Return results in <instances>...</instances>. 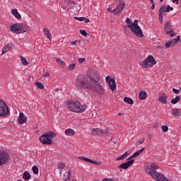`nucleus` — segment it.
<instances>
[{"mask_svg":"<svg viewBox=\"0 0 181 181\" xmlns=\"http://www.w3.org/2000/svg\"><path fill=\"white\" fill-rule=\"evenodd\" d=\"M66 107L72 112H76L77 114L84 112V111L87 110V105L81 104V103L78 101L69 100L66 103Z\"/></svg>","mask_w":181,"mask_h":181,"instance_id":"f257e3e1","label":"nucleus"},{"mask_svg":"<svg viewBox=\"0 0 181 181\" xmlns=\"http://www.w3.org/2000/svg\"><path fill=\"white\" fill-rule=\"evenodd\" d=\"M125 22L127 24V28L130 29L134 35L137 36V37H144V33L142 32V28L138 25V20H135L132 23L129 18H127Z\"/></svg>","mask_w":181,"mask_h":181,"instance_id":"f03ea898","label":"nucleus"},{"mask_svg":"<svg viewBox=\"0 0 181 181\" xmlns=\"http://www.w3.org/2000/svg\"><path fill=\"white\" fill-rule=\"evenodd\" d=\"M91 81H90V80H88V78L84 77H78L77 78V80L76 81V86H77V87H79V88H84L86 90H91L93 88V81H94L95 78L94 76H93L91 78Z\"/></svg>","mask_w":181,"mask_h":181,"instance_id":"7ed1b4c3","label":"nucleus"},{"mask_svg":"<svg viewBox=\"0 0 181 181\" xmlns=\"http://www.w3.org/2000/svg\"><path fill=\"white\" fill-rule=\"evenodd\" d=\"M10 30L13 33H25L28 30V26L23 23H14L10 26Z\"/></svg>","mask_w":181,"mask_h":181,"instance_id":"20e7f679","label":"nucleus"},{"mask_svg":"<svg viewBox=\"0 0 181 181\" xmlns=\"http://www.w3.org/2000/svg\"><path fill=\"white\" fill-rule=\"evenodd\" d=\"M54 137H56V134L52 132H48L40 137V141L41 144H43V145H52V141H53Z\"/></svg>","mask_w":181,"mask_h":181,"instance_id":"39448f33","label":"nucleus"},{"mask_svg":"<svg viewBox=\"0 0 181 181\" xmlns=\"http://www.w3.org/2000/svg\"><path fill=\"white\" fill-rule=\"evenodd\" d=\"M94 81H93V88L90 89L93 91H96L99 93V94H104V89L103 88V86L98 83V80H100V77L98 76V73L95 71Z\"/></svg>","mask_w":181,"mask_h":181,"instance_id":"423d86ee","label":"nucleus"},{"mask_svg":"<svg viewBox=\"0 0 181 181\" xmlns=\"http://www.w3.org/2000/svg\"><path fill=\"white\" fill-rule=\"evenodd\" d=\"M156 64V60L152 55H148L146 59L140 63V65L143 69H149V67H153Z\"/></svg>","mask_w":181,"mask_h":181,"instance_id":"0eeeda50","label":"nucleus"},{"mask_svg":"<svg viewBox=\"0 0 181 181\" xmlns=\"http://www.w3.org/2000/svg\"><path fill=\"white\" fill-rule=\"evenodd\" d=\"M156 169H159V166L158 165L153 163L151 164L150 168H149V175L153 177V179H156V180H158V177H159L160 175H161L160 173L157 172Z\"/></svg>","mask_w":181,"mask_h":181,"instance_id":"6e6552de","label":"nucleus"},{"mask_svg":"<svg viewBox=\"0 0 181 181\" xmlns=\"http://www.w3.org/2000/svg\"><path fill=\"white\" fill-rule=\"evenodd\" d=\"M9 115V108L6 103L0 99V117H6Z\"/></svg>","mask_w":181,"mask_h":181,"instance_id":"1a4fd4ad","label":"nucleus"},{"mask_svg":"<svg viewBox=\"0 0 181 181\" xmlns=\"http://www.w3.org/2000/svg\"><path fill=\"white\" fill-rule=\"evenodd\" d=\"M164 30L167 35H170L171 37H175L176 35V33L175 31H173V29H172V23L168 21L165 23L164 26Z\"/></svg>","mask_w":181,"mask_h":181,"instance_id":"9d476101","label":"nucleus"},{"mask_svg":"<svg viewBox=\"0 0 181 181\" xmlns=\"http://www.w3.org/2000/svg\"><path fill=\"white\" fill-rule=\"evenodd\" d=\"M105 81L108 83V86L110 91H112V92L115 91V90L117 89V84L115 83V79H114V78H111V76H107L105 78Z\"/></svg>","mask_w":181,"mask_h":181,"instance_id":"9b49d317","label":"nucleus"},{"mask_svg":"<svg viewBox=\"0 0 181 181\" xmlns=\"http://www.w3.org/2000/svg\"><path fill=\"white\" fill-rule=\"evenodd\" d=\"M9 159V155L6 152L0 151V166L5 165Z\"/></svg>","mask_w":181,"mask_h":181,"instance_id":"f8f14e48","label":"nucleus"},{"mask_svg":"<svg viewBox=\"0 0 181 181\" xmlns=\"http://www.w3.org/2000/svg\"><path fill=\"white\" fill-rule=\"evenodd\" d=\"M180 41V35H177V38H174L172 40L167 42L165 45L166 49H169L170 46L173 47V46L177 45V42Z\"/></svg>","mask_w":181,"mask_h":181,"instance_id":"ddd939ff","label":"nucleus"},{"mask_svg":"<svg viewBox=\"0 0 181 181\" xmlns=\"http://www.w3.org/2000/svg\"><path fill=\"white\" fill-rule=\"evenodd\" d=\"M125 8V4L124 2H120L116 7V8L113 9L112 13L113 15H119L121 12L124 11Z\"/></svg>","mask_w":181,"mask_h":181,"instance_id":"4468645a","label":"nucleus"},{"mask_svg":"<svg viewBox=\"0 0 181 181\" xmlns=\"http://www.w3.org/2000/svg\"><path fill=\"white\" fill-rule=\"evenodd\" d=\"M107 132H108V131L107 129L102 130L100 128H96V129H92V134L93 135L102 136V135H104V134H107Z\"/></svg>","mask_w":181,"mask_h":181,"instance_id":"2eb2a0df","label":"nucleus"},{"mask_svg":"<svg viewBox=\"0 0 181 181\" xmlns=\"http://www.w3.org/2000/svg\"><path fill=\"white\" fill-rule=\"evenodd\" d=\"M128 161L126 163H122V165H119V169H128L129 166H132V165L135 162L134 160H127Z\"/></svg>","mask_w":181,"mask_h":181,"instance_id":"dca6fc26","label":"nucleus"},{"mask_svg":"<svg viewBox=\"0 0 181 181\" xmlns=\"http://www.w3.org/2000/svg\"><path fill=\"white\" fill-rule=\"evenodd\" d=\"M158 101L161 103V104H168V95H166V93L160 94Z\"/></svg>","mask_w":181,"mask_h":181,"instance_id":"f3484780","label":"nucleus"},{"mask_svg":"<svg viewBox=\"0 0 181 181\" xmlns=\"http://www.w3.org/2000/svg\"><path fill=\"white\" fill-rule=\"evenodd\" d=\"M18 122L19 124H26V122H28V118L26 117V116H25V114H23V112H21L19 114Z\"/></svg>","mask_w":181,"mask_h":181,"instance_id":"a211bd4d","label":"nucleus"},{"mask_svg":"<svg viewBox=\"0 0 181 181\" xmlns=\"http://www.w3.org/2000/svg\"><path fill=\"white\" fill-rule=\"evenodd\" d=\"M13 44L8 43L6 46L3 47L1 54H5V53H8L11 49H12Z\"/></svg>","mask_w":181,"mask_h":181,"instance_id":"6ab92c4d","label":"nucleus"},{"mask_svg":"<svg viewBox=\"0 0 181 181\" xmlns=\"http://www.w3.org/2000/svg\"><path fill=\"white\" fill-rule=\"evenodd\" d=\"M170 11H173V7H171L170 6H163L160 8L159 12H170Z\"/></svg>","mask_w":181,"mask_h":181,"instance_id":"aec40b11","label":"nucleus"},{"mask_svg":"<svg viewBox=\"0 0 181 181\" xmlns=\"http://www.w3.org/2000/svg\"><path fill=\"white\" fill-rule=\"evenodd\" d=\"M64 134L66 135V136H73L76 135V132L73 129H66Z\"/></svg>","mask_w":181,"mask_h":181,"instance_id":"412c9836","label":"nucleus"},{"mask_svg":"<svg viewBox=\"0 0 181 181\" xmlns=\"http://www.w3.org/2000/svg\"><path fill=\"white\" fill-rule=\"evenodd\" d=\"M11 15H13V16L15 17L16 19H21V18H22V16H21V14L18 11V9H16V8H13L11 11Z\"/></svg>","mask_w":181,"mask_h":181,"instance_id":"4be33fe9","label":"nucleus"},{"mask_svg":"<svg viewBox=\"0 0 181 181\" xmlns=\"http://www.w3.org/2000/svg\"><path fill=\"white\" fill-rule=\"evenodd\" d=\"M144 151H145V148H143L139 151H136V153H134L130 158L127 159V160H132V158H136V156H139V155H141V153H142Z\"/></svg>","mask_w":181,"mask_h":181,"instance_id":"5701e85b","label":"nucleus"},{"mask_svg":"<svg viewBox=\"0 0 181 181\" xmlns=\"http://www.w3.org/2000/svg\"><path fill=\"white\" fill-rule=\"evenodd\" d=\"M180 114L181 112L180 110H179V108L175 107L172 110L173 117H180Z\"/></svg>","mask_w":181,"mask_h":181,"instance_id":"b1692460","label":"nucleus"},{"mask_svg":"<svg viewBox=\"0 0 181 181\" xmlns=\"http://www.w3.org/2000/svg\"><path fill=\"white\" fill-rule=\"evenodd\" d=\"M147 93L145 90H141L139 93V97L141 100H146Z\"/></svg>","mask_w":181,"mask_h":181,"instance_id":"393cba45","label":"nucleus"},{"mask_svg":"<svg viewBox=\"0 0 181 181\" xmlns=\"http://www.w3.org/2000/svg\"><path fill=\"white\" fill-rule=\"evenodd\" d=\"M44 33L45 36H46L47 39H49V40L52 39V34H50V30H49V29L45 28Z\"/></svg>","mask_w":181,"mask_h":181,"instance_id":"a878e982","label":"nucleus"},{"mask_svg":"<svg viewBox=\"0 0 181 181\" xmlns=\"http://www.w3.org/2000/svg\"><path fill=\"white\" fill-rule=\"evenodd\" d=\"M156 180L157 181H170V180L165 177V175H163V174H160V175H158Z\"/></svg>","mask_w":181,"mask_h":181,"instance_id":"bb28decb","label":"nucleus"},{"mask_svg":"<svg viewBox=\"0 0 181 181\" xmlns=\"http://www.w3.org/2000/svg\"><path fill=\"white\" fill-rule=\"evenodd\" d=\"M23 177L24 180H30V177H32V176L30 175L29 172L25 171L23 173Z\"/></svg>","mask_w":181,"mask_h":181,"instance_id":"cd10ccee","label":"nucleus"},{"mask_svg":"<svg viewBox=\"0 0 181 181\" xmlns=\"http://www.w3.org/2000/svg\"><path fill=\"white\" fill-rule=\"evenodd\" d=\"M71 177V173L68 171L65 173L64 179L65 181H70V177Z\"/></svg>","mask_w":181,"mask_h":181,"instance_id":"c85d7f7f","label":"nucleus"},{"mask_svg":"<svg viewBox=\"0 0 181 181\" xmlns=\"http://www.w3.org/2000/svg\"><path fill=\"white\" fill-rule=\"evenodd\" d=\"M124 103H127V104H130V105L134 104V100H132V98H130L128 97H125L124 98Z\"/></svg>","mask_w":181,"mask_h":181,"instance_id":"c756f323","label":"nucleus"},{"mask_svg":"<svg viewBox=\"0 0 181 181\" xmlns=\"http://www.w3.org/2000/svg\"><path fill=\"white\" fill-rule=\"evenodd\" d=\"M20 59L23 66H28V64H29V63L28 62V60H26V58H25L24 57H20Z\"/></svg>","mask_w":181,"mask_h":181,"instance_id":"7c9ffc66","label":"nucleus"},{"mask_svg":"<svg viewBox=\"0 0 181 181\" xmlns=\"http://www.w3.org/2000/svg\"><path fill=\"white\" fill-rule=\"evenodd\" d=\"M180 101V96H177L175 98L171 100V104H177Z\"/></svg>","mask_w":181,"mask_h":181,"instance_id":"2f4dec72","label":"nucleus"},{"mask_svg":"<svg viewBox=\"0 0 181 181\" xmlns=\"http://www.w3.org/2000/svg\"><path fill=\"white\" fill-rule=\"evenodd\" d=\"M127 156H128V152H126L123 155H122L120 157L117 158V160H122L124 159H126Z\"/></svg>","mask_w":181,"mask_h":181,"instance_id":"473e14b6","label":"nucleus"},{"mask_svg":"<svg viewBox=\"0 0 181 181\" xmlns=\"http://www.w3.org/2000/svg\"><path fill=\"white\" fill-rule=\"evenodd\" d=\"M89 163H92L93 165H96L97 166H100L103 163L101 161L93 160H90Z\"/></svg>","mask_w":181,"mask_h":181,"instance_id":"72a5a7b5","label":"nucleus"},{"mask_svg":"<svg viewBox=\"0 0 181 181\" xmlns=\"http://www.w3.org/2000/svg\"><path fill=\"white\" fill-rule=\"evenodd\" d=\"M35 86L40 90H43L45 88V86L42 83H40V82H37L35 83Z\"/></svg>","mask_w":181,"mask_h":181,"instance_id":"f704fd0d","label":"nucleus"},{"mask_svg":"<svg viewBox=\"0 0 181 181\" xmlns=\"http://www.w3.org/2000/svg\"><path fill=\"white\" fill-rule=\"evenodd\" d=\"M33 172L35 175H37V173H39V168H37V166L34 165L33 166Z\"/></svg>","mask_w":181,"mask_h":181,"instance_id":"c9c22d12","label":"nucleus"},{"mask_svg":"<svg viewBox=\"0 0 181 181\" xmlns=\"http://www.w3.org/2000/svg\"><path fill=\"white\" fill-rule=\"evenodd\" d=\"M57 63H58V64H59L62 67H64V66H65V63H64V61H63V60H62V59H57Z\"/></svg>","mask_w":181,"mask_h":181,"instance_id":"e433bc0d","label":"nucleus"},{"mask_svg":"<svg viewBox=\"0 0 181 181\" xmlns=\"http://www.w3.org/2000/svg\"><path fill=\"white\" fill-rule=\"evenodd\" d=\"M161 129L163 132H168V131H169V127H168V126L163 125Z\"/></svg>","mask_w":181,"mask_h":181,"instance_id":"4c0bfd02","label":"nucleus"},{"mask_svg":"<svg viewBox=\"0 0 181 181\" xmlns=\"http://www.w3.org/2000/svg\"><path fill=\"white\" fill-rule=\"evenodd\" d=\"M79 159H81V160H85V162H88V163H90V160H91L83 156L79 157Z\"/></svg>","mask_w":181,"mask_h":181,"instance_id":"58836bf2","label":"nucleus"},{"mask_svg":"<svg viewBox=\"0 0 181 181\" xmlns=\"http://www.w3.org/2000/svg\"><path fill=\"white\" fill-rule=\"evenodd\" d=\"M57 166H58V169H60L61 170L64 169V163H59L57 164Z\"/></svg>","mask_w":181,"mask_h":181,"instance_id":"ea45409f","label":"nucleus"},{"mask_svg":"<svg viewBox=\"0 0 181 181\" xmlns=\"http://www.w3.org/2000/svg\"><path fill=\"white\" fill-rule=\"evenodd\" d=\"M159 21L162 23L163 22V13L159 12Z\"/></svg>","mask_w":181,"mask_h":181,"instance_id":"a19ab883","label":"nucleus"},{"mask_svg":"<svg viewBox=\"0 0 181 181\" xmlns=\"http://www.w3.org/2000/svg\"><path fill=\"white\" fill-rule=\"evenodd\" d=\"M77 43L80 44L81 43V40L72 41L70 42V45H73V46H77Z\"/></svg>","mask_w":181,"mask_h":181,"instance_id":"79ce46f5","label":"nucleus"},{"mask_svg":"<svg viewBox=\"0 0 181 181\" xmlns=\"http://www.w3.org/2000/svg\"><path fill=\"white\" fill-rule=\"evenodd\" d=\"M49 76H50V73L47 71H44L42 74V77H44V78H47V77H49Z\"/></svg>","mask_w":181,"mask_h":181,"instance_id":"37998d69","label":"nucleus"},{"mask_svg":"<svg viewBox=\"0 0 181 181\" xmlns=\"http://www.w3.org/2000/svg\"><path fill=\"white\" fill-rule=\"evenodd\" d=\"M74 19H76L80 22H83V21H86V18H83V17H74Z\"/></svg>","mask_w":181,"mask_h":181,"instance_id":"c03bdc74","label":"nucleus"},{"mask_svg":"<svg viewBox=\"0 0 181 181\" xmlns=\"http://www.w3.org/2000/svg\"><path fill=\"white\" fill-rule=\"evenodd\" d=\"M76 69V64H71L69 66V70H74Z\"/></svg>","mask_w":181,"mask_h":181,"instance_id":"a18cd8bd","label":"nucleus"},{"mask_svg":"<svg viewBox=\"0 0 181 181\" xmlns=\"http://www.w3.org/2000/svg\"><path fill=\"white\" fill-rule=\"evenodd\" d=\"M80 33L81 35H82L83 36H87V32L85 30H80Z\"/></svg>","mask_w":181,"mask_h":181,"instance_id":"49530a36","label":"nucleus"},{"mask_svg":"<svg viewBox=\"0 0 181 181\" xmlns=\"http://www.w3.org/2000/svg\"><path fill=\"white\" fill-rule=\"evenodd\" d=\"M78 63L81 64V63H84V62H86V58H79L78 59Z\"/></svg>","mask_w":181,"mask_h":181,"instance_id":"de8ad7c7","label":"nucleus"},{"mask_svg":"<svg viewBox=\"0 0 181 181\" xmlns=\"http://www.w3.org/2000/svg\"><path fill=\"white\" fill-rule=\"evenodd\" d=\"M144 142H145V138L140 139L138 141V144H139L140 145H141V144H144Z\"/></svg>","mask_w":181,"mask_h":181,"instance_id":"09e8293b","label":"nucleus"},{"mask_svg":"<svg viewBox=\"0 0 181 181\" xmlns=\"http://www.w3.org/2000/svg\"><path fill=\"white\" fill-rule=\"evenodd\" d=\"M173 91L175 94H179V93H180V90H179L176 88H173Z\"/></svg>","mask_w":181,"mask_h":181,"instance_id":"8fccbe9b","label":"nucleus"},{"mask_svg":"<svg viewBox=\"0 0 181 181\" xmlns=\"http://www.w3.org/2000/svg\"><path fill=\"white\" fill-rule=\"evenodd\" d=\"M103 181H114V180H112V179L111 178H103Z\"/></svg>","mask_w":181,"mask_h":181,"instance_id":"3c124183","label":"nucleus"},{"mask_svg":"<svg viewBox=\"0 0 181 181\" xmlns=\"http://www.w3.org/2000/svg\"><path fill=\"white\" fill-rule=\"evenodd\" d=\"M159 127V123L157 122L154 124V128H158Z\"/></svg>","mask_w":181,"mask_h":181,"instance_id":"603ef678","label":"nucleus"},{"mask_svg":"<svg viewBox=\"0 0 181 181\" xmlns=\"http://www.w3.org/2000/svg\"><path fill=\"white\" fill-rule=\"evenodd\" d=\"M107 12H113L114 10L111 9V8H107Z\"/></svg>","mask_w":181,"mask_h":181,"instance_id":"864d4df0","label":"nucleus"},{"mask_svg":"<svg viewBox=\"0 0 181 181\" xmlns=\"http://www.w3.org/2000/svg\"><path fill=\"white\" fill-rule=\"evenodd\" d=\"M175 2L179 4V0H173V4H175Z\"/></svg>","mask_w":181,"mask_h":181,"instance_id":"5fc2aeb1","label":"nucleus"},{"mask_svg":"<svg viewBox=\"0 0 181 181\" xmlns=\"http://www.w3.org/2000/svg\"><path fill=\"white\" fill-rule=\"evenodd\" d=\"M86 23H88L90 22V19L85 18Z\"/></svg>","mask_w":181,"mask_h":181,"instance_id":"6e6d98bb","label":"nucleus"},{"mask_svg":"<svg viewBox=\"0 0 181 181\" xmlns=\"http://www.w3.org/2000/svg\"><path fill=\"white\" fill-rule=\"evenodd\" d=\"M151 9H152V11H153V9H155V4H153V5L151 6Z\"/></svg>","mask_w":181,"mask_h":181,"instance_id":"4d7b16f0","label":"nucleus"},{"mask_svg":"<svg viewBox=\"0 0 181 181\" xmlns=\"http://www.w3.org/2000/svg\"><path fill=\"white\" fill-rule=\"evenodd\" d=\"M148 138H149L150 139H152V134H149V135H148Z\"/></svg>","mask_w":181,"mask_h":181,"instance_id":"13d9d810","label":"nucleus"},{"mask_svg":"<svg viewBox=\"0 0 181 181\" xmlns=\"http://www.w3.org/2000/svg\"><path fill=\"white\" fill-rule=\"evenodd\" d=\"M121 115H124V113H119V116L121 117Z\"/></svg>","mask_w":181,"mask_h":181,"instance_id":"bf43d9fd","label":"nucleus"},{"mask_svg":"<svg viewBox=\"0 0 181 181\" xmlns=\"http://www.w3.org/2000/svg\"><path fill=\"white\" fill-rule=\"evenodd\" d=\"M29 1V2H33V1H35V0H28Z\"/></svg>","mask_w":181,"mask_h":181,"instance_id":"052dcab7","label":"nucleus"},{"mask_svg":"<svg viewBox=\"0 0 181 181\" xmlns=\"http://www.w3.org/2000/svg\"><path fill=\"white\" fill-rule=\"evenodd\" d=\"M150 1L151 2V4H153V0H150Z\"/></svg>","mask_w":181,"mask_h":181,"instance_id":"680f3d73","label":"nucleus"},{"mask_svg":"<svg viewBox=\"0 0 181 181\" xmlns=\"http://www.w3.org/2000/svg\"><path fill=\"white\" fill-rule=\"evenodd\" d=\"M93 181H100V180H94ZM103 181V180H102Z\"/></svg>","mask_w":181,"mask_h":181,"instance_id":"e2e57ef3","label":"nucleus"},{"mask_svg":"<svg viewBox=\"0 0 181 181\" xmlns=\"http://www.w3.org/2000/svg\"><path fill=\"white\" fill-rule=\"evenodd\" d=\"M73 181H77V180H76V179H74V180H73Z\"/></svg>","mask_w":181,"mask_h":181,"instance_id":"0e129e2a","label":"nucleus"},{"mask_svg":"<svg viewBox=\"0 0 181 181\" xmlns=\"http://www.w3.org/2000/svg\"><path fill=\"white\" fill-rule=\"evenodd\" d=\"M160 2H163V0H160Z\"/></svg>","mask_w":181,"mask_h":181,"instance_id":"69168bd1","label":"nucleus"}]
</instances>
